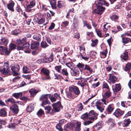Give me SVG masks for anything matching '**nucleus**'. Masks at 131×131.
<instances>
[{
    "mask_svg": "<svg viewBox=\"0 0 131 131\" xmlns=\"http://www.w3.org/2000/svg\"><path fill=\"white\" fill-rule=\"evenodd\" d=\"M51 95L50 94H43L40 97V100L42 101V106H43L46 105V104H49L50 102L48 101V99L50 97Z\"/></svg>",
    "mask_w": 131,
    "mask_h": 131,
    "instance_id": "f257e3e1",
    "label": "nucleus"
},
{
    "mask_svg": "<svg viewBox=\"0 0 131 131\" xmlns=\"http://www.w3.org/2000/svg\"><path fill=\"white\" fill-rule=\"evenodd\" d=\"M4 68L3 69H1L0 71L4 75H7L8 74L10 70L9 65L7 63L5 62L4 63Z\"/></svg>",
    "mask_w": 131,
    "mask_h": 131,
    "instance_id": "f03ea898",
    "label": "nucleus"
},
{
    "mask_svg": "<svg viewBox=\"0 0 131 131\" xmlns=\"http://www.w3.org/2000/svg\"><path fill=\"white\" fill-rule=\"evenodd\" d=\"M41 72L43 73L46 77L44 78L43 79V80H49L50 79V77L49 76L50 71L49 70L45 68H42L41 70Z\"/></svg>",
    "mask_w": 131,
    "mask_h": 131,
    "instance_id": "7ed1b4c3",
    "label": "nucleus"
},
{
    "mask_svg": "<svg viewBox=\"0 0 131 131\" xmlns=\"http://www.w3.org/2000/svg\"><path fill=\"white\" fill-rule=\"evenodd\" d=\"M52 106L53 107V109L52 110V111L54 110L55 112H58L60 111V108H62L61 103L60 102H58L56 103L53 104Z\"/></svg>",
    "mask_w": 131,
    "mask_h": 131,
    "instance_id": "20e7f679",
    "label": "nucleus"
},
{
    "mask_svg": "<svg viewBox=\"0 0 131 131\" xmlns=\"http://www.w3.org/2000/svg\"><path fill=\"white\" fill-rule=\"evenodd\" d=\"M69 90L73 91L75 94L78 95L80 93V91L78 88L74 85H72L69 88Z\"/></svg>",
    "mask_w": 131,
    "mask_h": 131,
    "instance_id": "39448f33",
    "label": "nucleus"
},
{
    "mask_svg": "<svg viewBox=\"0 0 131 131\" xmlns=\"http://www.w3.org/2000/svg\"><path fill=\"white\" fill-rule=\"evenodd\" d=\"M35 0L31 1L29 4L27 5L26 9V11L27 12H30L31 11L32 9L30 8H32L35 5Z\"/></svg>",
    "mask_w": 131,
    "mask_h": 131,
    "instance_id": "423d86ee",
    "label": "nucleus"
},
{
    "mask_svg": "<svg viewBox=\"0 0 131 131\" xmlns=\"http://www.w3.org/2000/svg\"><path fill=\"white\" fill-rule=\"evenodd\" d=\"M95 106L101 112H102L104 110V107L102 105L101 103L100 102H97Z\"/></svg>",
    "mask_w": 131,
    "mask_h": 131,
    "instance_id": "0eeeda50",
    "label": "nucleus"
},
{
    "mask_svg": "<svg viewBox=\"0 0 131 131\" xmlns=\"http://www.w3.org/2000/svg\"><path fill=\"white\" fill-rule=\"evenodd\" d=\"M53 56L51 55L48 58L44 57L43 58V63H49L53 60Z\"/></svg>",
    "mask_w": 131,
    "mask_h": 131,
    "instance_id": "6e6552de",
    "label": "nucleus"
},
{
    "mask_svg": "<svg viewBox=\"0 0 131 131\" xmlns=\"http://www.w3.org/2000/svg\"><path fill=\"white\" fill-rule=\"evenodd\" d=\"M114 108V104H112L108 106L106 109V111L108 114H111L113 111Z\"/></svg>",
    "mask_w": 131,
    "mask_h": 131,
    "instance_id": "1a4fd4ad",
    "label": "nucleus"
},
{
    "mask_svg": "<svg viewBox=\"0 0 131 131\" xmlns=\"http://www.w3.org/2000/svg\"><path fill=\"white\" fill-rule=\"evenodd\" d=\"M10 109L15 114H17L19 111L18 106L16 104L13 105L10 107Z\"/></svg>",
    "mask_w": 131,
    "mask_h": 131,
    "instance_id": "9d476101",
    "label": "nucleus"
},
{
    "mask_svg": "<svg viewBox=\"0 0 131 131\" xmlns=\"http://www.w3.org/2000/svg\"><path fill=\"white\" fill-rule=\"evenodd\" d=\"M124 112L123 111H122L119 109L118 108L115 110L113 114L116 117H118L122 115Z\"/></svg>",
    "mask_w": 131,
    "mask_h": 131,
    "instance_id": "9b49d317",
    "label": "nucleus"
},
{
    "mask_svg": "<svg viewBox=\"0 0 131 131\" xmlns=\"http://www.w3.org/2000/svg\"><path fill=\"white\" fill-rule=\"evenodd\" d=\"M0 50L3 51L5 52V54L6 55H8L9 54L11 51L9 49H8L7 48L4 47L2 46H0Z\"/></svg>",
    "mask_w": 131,
    "mask_h": 131,
    "instance_id": "f8f14e48",
    "label": "nucleus"
},
{
    "mask_svg": "<svg viewBox=\"0 0 131 131\" xmlns=\"http://www.w3.org/2000/svg\"><path fill=\"white\" fill-rule=\"evenodd\" d=\"M8 40L6 37H3L0 40V44L6 45L8 43Z\"/></svg>",
    "mask_w": 131,
    "mask_h": 131,
    "instance_id": "ddd939ff",
    "label": "nucleus"
},
{
    "mask_svg": "<svg viewBox=\"0 0 131 131\" xmlns=\"http://www.w3.org/2000/svg\"><path fill=\"white\" fill-rule=\"evenodd\" d=\"M103 123L102 121H100L97 123L94 126V129L96 130H99L103 126Z\"/></svg>",
    "mask_w": 131,
    "mask_h": 131,
    "instance_id": "4468645a",
    "label": "nucleus"
},
{
    "mask_svg": "<svg viewBox=\"0 0 131 131\" xmlns=\"http://www.w3.org/2000/svg\"><path fill=\"white\" fill-rule=\"evenodd\" d=\"M70 72L71 74L72 75L76 76L79 75L80 72L78 69L76 68L74 69H71Z\"/></svg>",
    "mask_w": 131,
    "mask_h": 131,
    "instance_id": "2eb2a0df",
    "label": "nucleus"
},
{
    "mask_svg": "<svg viewBox=\"0 0 131 131\" xmlns=\"http://www.w3.org/2000/svg\"><path fill=\"white\" fill-rule=\"evenodd\" d=\"M124 35H122L121 37L122 38V42L123 43H127L129 42H131V38H125L123 37Z\"/></svg>",
    "mask_w": 131,
    "mask_h": 131,
    "instance_id": "dca6fc26",
    "label": "nucleus"
},
{
    "mask_svg": "<svg viewBox=\"0 0 131 131\" xmlns=\"http://www.w3.org/2000/svg\"><path fill=\"white\" fill-rule=\"evenodd\" d=\"M10 67L11 70L13 72H17L18 71L19 69V66L17 64L14 65L12 64L10 66Z\"/></svg>",
    "mask_w": 131,
    "mask_h": 131,
    "instance_id": "f3484780",
    "label": "nucleus"
},
{
    "mask_svg": "<svg viewBox=\"0 0 131 131\" xmlns=\"http://www.w3.org/2000/svg\"><path fill=\"white\" fill-rule=\"evenodd\" d=\"M34 104L33 103L31 104L27 107L26 110L28 112H31L34 110Z\"/></svg>",
    "mask_w": 131,
    "mask_h": 131,
    "instance_id": "a211bd4d",
    "label": "nucleus"
},
{
    "mask_svg": "<svg viewBox=\"0 0 131 131\" xmlns=\"http://www.w3.org/2000/svg\"><path fill=\"white\" fill-rule=\"evenodd\" d=\"M39 45V43L38 42L35 41L33 42L31 44V48L33 49H36L38 48Z\"/></svg>",
    "mask_w": 131,
    "mask_h": 131,
    "instance_id": "6ab92c4d",
    "label": "nucleus"
},
{
    "mask_svg": "<svg viewBox=\"0 0 131 131\" xmlns=\"http://www.w3.org/2000/svg\"><path fill=\"white\" fill-rule=\"evenodd\" d=\"M128 53L127 52L125 51L121 55V58L125 61L127 60L128 58Z\"/></svg>",
    "mask_w": 131,
    "mask_h": 131,
    "instance_id": "aec40b11",
    "label": "nucleus"
},
{
    "mask_svg": "<svg viewBox=\"0 0 131 131\" xmlns=\"http://www.w3.org/2000/svg\"><path fill=\"white\" fill-rule=\"evenodd\" d=\"M114 86H112L113 90L114 92L119 91L121 89V87L120 84H116L115 85V88H114Z\"/></svg>",
    "mask_w": 131,
    "mask_h": 131,
    "instance_id": "412c9836",
    "label": "nucleus"
},
{
    "mask_svg": "<svg viewBox=\"0 0 131 131\" xmlns=\"http://www.w3.org/2000/svg\"><path fill=\"white\" fill-rule=\"evenodd\" d=\"M109 79L113 84L115 83L117 80L115 76L111 74H110Z\"/></svg>",
    "mask_w": 131,
    "mask_h": 131,
    "instance_id": "4be33fe9",
    "label": "nucleus"
},
{
    "mask_svg": "<svg viewBox=\"0 0 131 131\" xmlns=\"http://www.w3.org/2000/svg\"><path fill=\"white\" fill-rule=\"evenodd\" d=\"M107 123L111 127H113L115 125L114 120L111 118L109 119L108 120Z\"/></svg>",
    "mask_w": 131,
    "mask_h": 131,
    "instance_id": "5701e85b",
    "label": "nucleus"
},
{
    "mask_svg": "<svg viewBox=\"0 0 131 131\" xmlns=\"http://www.w3.org/2000/svg\"><path fill=\"white\" fill-rule=\"evenodd\" d=\"M14 5V2L10 3L7 5V7L9 10L13 12L14 11L13 7Z\"/></svg>",
    "mask_w": 131,
    "mask_h": 131,
    "instance_id": "b1692460",
    "label": "nucleus"
},
{
    "mask_svg": "<svg viewBox=\"0 0 131 131\" xmlns=\"http://www.w3.org/2000/svg\"><path fill=\"white\" fill-rule=\"evenodd\" d=\"M76 124L77 126L75 128V131H80L81 130V123L79 122H77Z\"/></svg>",
    "mask_w": 131,
    "mask_h": 131,
    "instance_id": "393cba45",
    "label": "nucleus"
},
{
    "mask_svg": "<svg viewBox=\"0 0 131 131\" xmlns=\"http://www.w3.org/2000/svg\"><path fill=\"white\" fill-rule=\"evenodd\" d=\"M7 114V113L5 108H3L0 110V116H5Z\"/></svg>",
    "mask_w": 131,
    "mask_h": 131,
    "instance_id": "a878e982",
    "label": "nucleus"
},
{
    "mask_svg": "<svg viewBox=\"0 0 131 131\" xmlns=\"http://www.w3.org/2000/svg\"><path fill=\"white\" fill-rule=\"evenodd\" d=\"M110 18L112 20L115 21L118 19L119 16L118 15L114 14L110 16Z\"/></svg>",
    "mask_w": 131,
    "mask_h": 131,
    "instance_id": "bb28decb",
    "label": "nucleus"
},
{
    "mask_svg": "<svg viewBox=\"0 0 131 131\" xmlns=\"http://www.w3.org/2000/svg\"><path fill=\"white\" fill-rule=\"evenodd\" d=\"M64 75L68 76L69 75V73L68 72L67 70V69L64 68L62 69L61 72L60 73Z\"/></svg>",
    "mask_w": 131,
    "mask_h": 131,
    "instance_id": "cd10ccee",
    "label": "nucleus"
},
{
    "mask_svg": "<svg viewBox=\"0 0 131 131\" xmlns=\"http://www.w3.org/2000/svg\"><path fill=\"white\" fill-rule=\"evenodd\" d=\"M26 40V37L23 38L21 40L17 39V42L18 45H21L24 43Z\"/></svg>",
    "mask_w": 131,
    "mask_h": 131,
    "instance_id": "c85d7f7f",
    "label": "nucleus"
},
{
    "mask_svg": "<svg viewBox=\"0 0 131 131\" xmlns=\"http://www.w3.org/2000/svg\"><path fill=\"white\" fill-rule=\"evenodd\" d=\"M45 110H47V113H48L50 114H53V111L51 112L50 111L52 109L51 107V106H48L45 107Z\"/></svg>",
    "mask_w": 131,
    "mask_h": 131,
    "instance_id": "c756f323",
    "label": "nucleus"
},
{
    "mask_svg": "<svg viewBox=\"0 0 131 131\" xmlns=\"http://www.w3.org/2000/svg\"><path fill=\"white\" fill-rule=\"evenodd\" d=\"M55 70L58 73H60L62 70L61 65L56 66L54 67Z\"/></svg>",
    "mask_w": 131,
    "mask_h": 131,
    "instance_id": "7c9ffc66",
    "label": "nucleus"
},
{
    "mask_svg": "<svg viewBox=\"0 0 131 131\" xmlns=\"http://www.w3.org/2000/svg\"><path fill=\"white\" fill-rule=\"evenodd\" d=\"M29 92L31 95L33 96L38 92V91L36 89H31L29 90Z\"/></svg>",
    "mask_w": 131,
    "mask_h": 131,
    "instance_id": "2f4dec72",
    "label": "nucleus"
},
{
    "mask_svg": "<svg viewBox=\"0 0 131 131\" xmlns=\"http://www.w3.org/2000/svg\"><path fill=\"white\" fill-rule=\"evenodd\" d=\"M20 31L18 29H16L13 31L11 32V34L15 36H17L20 32Z\"/></svg>",
    "mask_w": 131,
    "mask_h": 131,
    "instance_id": "473e14b6",
    "label": "nucleus"
},
{
    "mask_svg": "<svg viewBox=\"0 0 131 131\" xmlns=\"http://www.w3.org/2000/svg\"><path fill=\"white\" fill-rule=\"evenodd\" d=\"M22 93L21 92L14 93L12 95L16 98H18L19 97L22 96Z\"/></svg>",
    "mask_w": 131,
    "mask_h": 131,
    "instance_id": "72a5a7b5",
    "label": "nucleus"
},
{
    "mask_svg": "<svg viewBox=\"0 0 131 131\" xmlns=\"http://www.w3.org/2000/svg\"><path fill=\"white\" fill-rule=\"evenodd\" d=\"M89 115L90 116H97L98 114L95 112L93 110H91L89 113Z\"/></svg>",
    "mask_w": 131,
    "mask_h": 131,
    "instance_id": "f704fd0d",
    "label": "nucleus"
},
{
    "mask_svg": "<svg viewBox=\"0 0 131 131\" xmlns=\"http://www.w3.org/2000/svg\"><path fill=\"white\" fill-rule=\"evenodd\" d=\"M44 112L41 109H40L37 112V115L39 117H41L44 114Z\"/></svg>",
    "mask_w": 131,
    "mask_h": 131,
    "instance_id": "c9c22d12",
    "label": "nucleus"
},
{
    "mask_svg": "<svg viewBox=\"0 0 131 131\" xmlns=\"http://www.w3.org/2000/svg\"><path fill=\"white\" fill-rule=\"evenodd\" d=\"M111 95L110 92L109 91H106L104 96L103 97L105 98H107L109 97Z\"/></svg>",
    "mask_w": 131,
    "mask_h": 131,
    "instance_id": "e433bc0d",
    "label": "nucleus"
},
{
    "mask_svg": "<svg viewBox=\"0 0 131 131\" xmlns=\"http://www.w3.org/2000/svg\"><path fill=\"white\" fill-rule=\"evenodd\" d=\"M83 23L84 26H86L87 28L89 29H91L92 28L91 25L89 24H88L86 21H83Z\"/></svg>",
    "mask_w": 131,
    "mask_h": 131,
    "instance_id": "4c0bfd02",
    "label": "nucleus"
},
{
    "mask_svg": "<svg viewBox=\"0 0 131 131\" xmlns=\"http://www.w3.org/2000/svg\"><path fill=\"white\" fill-rule=\"evenodd\" d=\"M92 43L91 44V46L94 47L96 46L98 43V40L97 39H96L95 40H92Z\"/></svg>",
    "mask_w": 131,
    "mask_h": 131,
    "instance_id": "58836bf2",
    "label": "nucleus"
},
{
    "mask_svg": "<svg viewBox=\"0 0 131 131\" xmlns=\"http://www.w3.org/2000/svg\"><path fill=\"white\" fill-rule=\"evenodd\" d=\"M41 46L42 48H45L48 47V45L45 41H42L41 43Z\"/></svg>",
    "mask_w": 131,
    "mask_h": 131,
    "instance_id": "ea45409f",
    "label": "nucleus"
},
{
    "mask_svg": "<svg viewBox=\"0 0 131 131\" xmlns=\"http://www.w3.org/2000/svg\"><path fill=\"white\" fill-rule=\"evenodd\" d=\"M84 69L88 71L90 74L92 73L93 71L91 69L90 67L87 65L85 66Z\"/></svg>",
    "mask_w": 131,
    "mask_h": 131,
    "instance_id": "a19ab883",
    "label": "nucleus"
},
{
    "mask_svg": "<svg viewBox=\"0 0 131 131\" xmlns=\"http://www.w3.org/2000/svg\"><path fill=\"white\" fill-rule=\"evenodd\" d=\"M130 121L129 119H128L124 120V124L126 126H127L130 122Z\"/></svg>",
    "mask_w": 131,
    "mask_h": 131,
    "instance_id": "79ce46f5",
    "label": "nucleus"
},
{
    "mask_svg": "<svg viewBox=\"0 0 131 131\" xmlns=\"http://www.w3.org/2000/svg\"><path fill=\"white\" fill-rule=\"evenodd\" d=\"M9 50H10L11 51L13 49L16 48V45L15 44L10 43L9 45Z\"/></svg>",
    "mask_w": 131,
    "mask_h": 131,
    "instance_id": "37998d69",
    "label": "nucleus"
},
{
    "mask_svg": "<svg viewBox=\"0 0 131 131\" xmlns=\"http://www.w3.org/2000/svg\"><path fill=\"white\" fill-rule=\"evenodd\" d=\"M131 68V64L130 63H128L126 64L125 70L127 71L129 70Z\"/></svg>",
    "mask_w": 131,
    "mask_h": 131,
    "instance_id": "c03bdc74",
    "label": "nucleus"
},
{
    "mask_svg": "<svg viewBox=\"0 0 131 131\" xmlns=\"http://www.w3.org/2000/svg\"><path fill=\"white\" fill-rule=\"evenodd\" d=\"M9 102L12 103H15V102L14 100L12 98H9L7 100H6L5 102Z\"/></svg>",
    "mask_w": 131,
    "mask_h": 131,
    "instance_id": "a18cd8bd",
    "label": "nucleus"
},
{
    "mask_svg": "<svg viewBox=\"0 0 131 131\" xmlns=\"http://www.w3.org/2000/svg\"><path fill=\"white\" fill-rule=\"evenodd\" d=\"M56 128L59 130L60 131H62L63 129L61 127V124H58L56 126Z\"/></svg>",
    "mask_w": 131,
    "mask_h": 131,
    "instance_id": "49530a36",
    "label": "nucleus"
},
{
    "mask_svg": "<svg viewBox=\"0 0 131 131\" xmlns=\"http://www.w3.org/2000/svg\"><path fill=\"white\" fill-rule=\"evenodd\" d=\"M88 116L87 113H85L82 115L81 118L83 119L84 120L87 118Z\"/></svg>",
    "mask_w": 131,
    "mask_h": 131,
    "instance_id": "de8ad7c7",
    "label": "nucleus"
},
{
    "mask_svg": "<svg viewBox=\"0 0 131 131\" xmlns=\"http://www.w3.org/2000/svg\"><path fill=\"white\" fill-rule=\"evenodd\" d=\"M77 108L78 111H81L83 109V106L81 103L79 104Z\"/></svg>",
    "mask_w": 131,
    "mask_h": 131,
    "instance_id": "09e8293b",
    "label": "nucleus"
},
{
    "mask_svg": "<svg viewBox=\"0 0 131 131\" xmlns=\"http://www.w3.org/2000/svg\"><path fill=\"white\" fill-rule=\"evenodd\" d=\"M29 69L26 67H24L23 68V70L24 73H29Z\"/></svg>",
    "mask_w": 131,
    "mask_h": 131,
    "instance_id": "8fccbe9b",
    "label": "nucleus"
},
{
    "mask_svg": "<svg viewBox=\"0 0 131 131\" xmlns=\"http://www.w3.org/2000/svg\"><path fill=\"white\" fill-rule=\"evenodd\" d=\"M104 0H100L98 2V3L97 4V6H101L102 5L104 4Z\"/></svg>",
    "mask_w": 131,
    "mask_h": 131,
    "instance_id": "3c124183",
    "label": "nucleus"
},
{
    "mask_svg": "<svg viewBox=\"0 0 131 131\" xmlns=\"http://www.w3.org/2000/svg\"><path fill=\"white\" fill-rule=\"evenodd\" d=\"M45 19L43 18H41L38 20L37 23L39 24H43L45 22Z\"/></svg>",
    "mask_w": 131,
    "mask_h": 131,
    "instance_id": "603ef678",
    "label": "nucleus"
},
{
    "mask_svg": "<svg viewBox=\"0 0 131 131\" xmlns=\"http://www.w3.org/2000/svg\"><path fill=\"white\" fill-rule=\"evenodd\" d=\"M57 6L59 8L62 7L63 6V2L61 1H58L57 4Z\"/></svg>",
    "mask_w": 131,
    "mask_h": 131,
    "instance_id": "864d4df0",
    "label": "nucleus"
},
{
    "mask_svg": "<svg viewBox=\"0 0 131 131\" xmlns=\"http://www.w3.org/2000/svg\"><path fill=\"white\" fill-rule=\"evenodd\" d=\"M94 12L97 14L101 15L103 13L100 11V10L99 9L97 8V9H95Z\"/></svg>",
    "mask_w": 131,
    "mask_h": 131,
    "instance_id": "5fc2aeb1",
    "label": "nucleus"
},
{
    "mask_svg": "<svg viewBox=\"0 0 131 131\" xmlns=\"http://www.w3.org/2000/svg\"><path fill=\"white\" fill-rule=\"evenodd\" d=\"M104 98H105L103 97V98L101 99V101L103 103V104L106 105L108 103V102Z\"/></svg>",
    "mask_w": 131,
    "mask_h": 131,
    "instance_id": "6e6d98bb",
    "label": "nucleus"
},
{
    "mask_svg": "<svg viewBox=\"0 0 131 131\" xmlns=\"http://www.w3.org/2000/svg\"><path fill=\"white\" fill-rule=\"evenodd\" d=\"M29 46V45L28 43H26L24 44L23 45V49H27Z\"/></svg>",
    "mask_w": 131,
    "mask_h": 131,
    "instance_id": "4d7b16f0",
    "label": "nucleus"
},
{
    "mask_svg": "<svg viewBox=\"0 0 131 131\" xmlns=\"http://www.w3.org/2000/svg\"><path fill=\"white\" fill-rule=\"evenodd\" d=\"M95 31L97 35L99 37H101L102 36V34L101 31L99 29H96Z\"/></svg>",
    "mask_w": 131,
    "mask_h": 131,
    "instance_id": "13d9d810",
    "label": "nucleus"
},
{
    "mask_svg": "<svg viewBox=\"0 0 131 131\" xmlns=\"http://www.w3.org/2000/svg\"><path fill=\"white\" fill-rule=\"evenodd\" d=\"M77 66L80 68L83 69L84 68V65L82 63H79L77 65Z\"/></svg>",
    "mask_w": 131,
    "mask_h": 131,
    "instance_id": "bf43d9fd",
    "label": "nucleus"
},
{
    "mask_svg": "<svg viewBox=\"0 0 131 131\" xmlns=\"http://www.w3.org/2000/svg\"><path fill=\"white\" fill-rule=\"evenodd\" d=\"M97 6V8L103 13L105 9V8L101 6Z\"/></svg>",
    "mask_w": 131,
    "mask_h": 131,
    "instance_id": "052dcab7",
    "label": "nucleus"
},
{
    "mask_svg": "<svg viewBox=\"0 0 131 131\" xmlns=\"http://www.w3.org/2000/svg\"><path fill=\"white\" fill-rule=\"evenodd\" d=\"M100 84V83L98 82L96 83L93 84L92 85V87L94 88H95L97 87Z\"/></svg>",
    "mask_w": 131,
    "mask_h": 131,
    "instance_id": "680f3d73",
    "label": "nucleus"
},
{
    "mask_svg": "<svg viewBox=\"0 0 131 131\" xmlns=\"http://www.w3.org/2000/svg\"><path fill=\"white\" fill-rule=\"evenodd\" d=\"M107 53V49H106L105 50L101 52V54L102 55H104L105 57H106Z\"/></svg>",
    "mask_w": 131,
    "mask_h": 131,
    "instance_id": "e2e57ef3",
    "label": "nucleus"
},
{
    "mask_svg": "<svg viewBox=\"0 0 131 131\" xmlns=\"http://www.w3.org/2000/svg\"><path fill=\"white\" fill-rule=\"evenodd\" d=\"M73 63H66V66L69 68L72 69L71 67H72V66Z\"/></svg>",
    "mask_w": 131,
    "mask_h": 131,
    "instance_id": "0e129e2a",
    "label": "nucleus"
},
{
    "mask_svg": "<svg viewBox=\"0 0 131 131\" xmlns=\"http://www.w3.org/2000/svg\"><path fill=\"white\" fill-rule=\"evenodd\" d=\"M106 69L107 71L110 72L111 71L112 69V67L111 66L108 65L106 67Z\"/></svg>",
    "mask_w": 131,
    "mask_h": 131,
    "instance_id": "69168bd1",
    "label": "nucleus"
},
{
    "mask_svg": "<svg viewBox=\"0 0 131 131\" xmlns=\"http://www.w3.org/2000/svg\"><path fill=\"white\" fill-rule=\"evenodd\" d=\"M33 38L36 40H38L39 39V37L36 34L34 35L33 37Z\"/></svg>",
    "mask_w": 131,
    "mask_h": 131,
    "instance_id": "338daca9",
    "label": "nucleus"
},
{
    "mask_svg": "<svg viewBox=\"0 0 131 131\" xmlns=\"http://www.w3.org/2000/svg\"><path fill=\"white\" fill-rule=\"evenodd\" d=\"M55 26V25L53 23H52L49 26V29L50 30H51L54 28Z\"/></svg>",
    "mask_w": 131,
    "mask_h": 131,
    "instance_id": "774afa93",
    "label": "nucleus"
}]
</instances>
